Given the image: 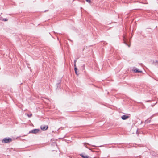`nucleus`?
Listing matches in <instances>:
<instances>
[{
	"label": "nucleus",
	"instance_id": "nucleus-1",
	"mask_svg": "<svg viewBox=\"0 0 158 158\" xmlns=\"http://www.w3.org/2000/svg\"><path fill=\"white\" fill-rule=\"evenodd\" d=\"M12 141V139L10 138H4L2 140V142L4 143H10Z\"/></svg>",
	"mask_w": 158,
	"mask_h": 158
},
{
	"label": "nucleus",
	"instance_id": "nucleus-2",
	"mask_svg": "<svg viewBox=\"0 0 158 158\" xmlns=\"http://www.w3.org/2000/svg\"><path fill=\"white\" fill-rule=\"evenodd\" d=\"M40 131V130L39 129H34L30 131L29 132V133H32L34 134H37Z\"/></svg>",
	"mask_w": 158,
	"mask_h": 158
},
{
	"label": "nucleus",
	"instance_id": "nucleus-3",
	"mask_svg": "<svg viewBox=\"0 0 158 158\" xmlns=\"http://www.w3.org/2000/svg\"><path fill=\"white\" fill-rule=\"evenodd\" d=\"M129 116H127L125 115H122L121 117V118L123 120L127 119L129 118Z\"/></svg>",
	"mask_w": 158,
	"mask_h": 158
},
{
	"label": "nucleus",
	"instance_id": "nucleus-4",
	"mask_svg": "<svg viewBox=\"0 0 158 158\" xmlns=\"http://www.w3.org/2000/svg\"><path fill=\"white\" fill-rule=\"evenodd\" d=\"M40 128L43 130L45 131L48 128V127L47 126H41Z\"/></svg>",
	"mask_w": 158,
	"mask_h": 158
},
{
	"label": "nucleus",
	"instance_id": "nucleus-5",
	"mask_svg": "<svg viewBox=\"0 0 158 158\" xmlns=\"http://www.w3.org/2000/svg\"><path fill=\"white\" fill-rule=\"evenodd\" d=\"M80 156L83 158H91L89 157V156H88L87 155H85L84 154H81L80 155Z\"/></svg>",
	"mask_w": 158,
	"mask_h": 158
},
{
	"label": "nucleus",
	"instance_id": "nucleus-6",
	"mask_svg": "<svg viewBox=\"0 0 158 158\" xmlns=\"http://www.w3.org/2000/svg\"><path fill=\"white\" fill-rule=\"evenodd\" d=\"M86 144H87L88 145H91V146H93V147H96V146H95V145H90V144H89V143H84V145L86 147V148H87L89 149V150H91V149L90 148H88V147L86 145Z\"/></svg>",
	"mask_w": 158,
	"mask_h": 158
},
{
	"label": "nucleus",
	"instance_id": "nucleus-7",
	"mask_svg": "<svg viewBox=\"0 0 158 158\" xmlns=\"http://www.w3.org/2000/svg\"><path fill=\"white\" fill-rule=\"evenodd\" d=\"M60 87V83H57V84H56V89H58Z\"/></svg>",
	"mask_w": 158,
	"mask_h": 158
},
{
	"label": "nucleus",
	"instance_id": "nucleus-8",
	"mask_svg": "<svg viewBox=\"0 0 158 158\" xmlns=\"http://www.w3.org/2000/svg\"><path fill=\"white\" fill-rule=\"evenodd\" d=\"M134 71L135 73H141L142 71L139 70V69H138L137 68L135 69L134 70Z\"/></svg>",
	"mask_w": 158,
	"mask_h": 158
},
{
	"label": "nucleus",
	"instance_id": "nucleus-9",
	"mask_svg": "<svg viewBox=\"0 0 158 158\" xmlns=\"http://www.w3.org/2000/svg\"><path fill=\"white\" fill-rule=\"evenodd\" d=\"M153 63L156 65L158 66V61H154Z\"/></svg>",
	"mask_w": 158,
	"mask_h": 158
},
{
	"label": "nucleus",
	"instance_id": "nucleus-10",
	"mask_svg": "<svg viewBox=\"0 0 158 158\" xmlns=\"http://www.w3.org/2000/svg\"><path fill=\"white\" fill-rule=\"evenodd\" d=\"M77 67H75L74 68V70H75V73L76 74V75H78V74L77 73Z\"/></svg>",
	"mask_w": 158,
	"mask_h": 158
},
{
	"label": "nucleus",
	"instance_id": "nucleus-11",
	"mask_svg": "<svg viewBox=\"0 0 158 158\" xmlns=\"http://www.w3.org/2000/svg\"><path fill=\"white\" fill-rule=\"evenodd\" d=\"M125 38L124 37L123 38V40H124V43L125 44L127 45L129 47H130V45H128V44L126 42V41L125 40Z\"/></svg>",
	"mask_w": 158,
	"mask_h": 158
},
{
	"label": "nucleus",
	"instance_id": "nucleus-12",
	"mask_svg": "<svg viewBox=\"0 0 158 158\" xmlns=\"http://www.w3.org/2000/svg\"><path fill=\"white\" fill-rule=\"evenodd\" d=\"M150 120H146L145 122V123H150Z\"/></svg>",
	"mask_w": 158,
	"mask_h": 158
},
{
	"label": "nucleus",
	"instance_id": "nucleus-13",
	"mask_svg": "<svg viewBox=\"0 0 158 158\" xmlns=\"http://www.w3.org/2000/svg\"><path fill=\"white\" fill-rule=\"evenodd\" d=\"M85 1L89 3H91V1L90 0H85Z\"/></svg>",
	"mask_w": 158,
	"mask_h": 158
},
{
	"label": "nucleus",
	"instance_id": "nucleus-14",
	"mask_svg": "<svg viewBox=\"0 0 158 158\" xmlns=\"http://www.w3.org/2000/svg\"><path fill=\"white\" fill-rule=\"evenodd\" d=\"M32 114H27V116L28 117H31L32 116Z\"/></svg>",
	"mask_w": 158,
	"mask_h": 158
},
{
	"label": "nucleus",
	"instance_id": "nucleus-15",
	"mask_svg": "<svg viewBox=\"0 0 158 158\" xmlns=\"http://www.w3.org/2000/svg\"><path fill=\"white\" fill-rule=\"evenodd\" d=\"M77 61V59H75V60H74V64H76V63Z\"/></svg>",
	"mask_w": 158,
	"mask_h": 158
},
{
	"label": "nucleus",
	"instance_id": "nucleus-16",
	"mask_svg": "<svg viewBox=\"0 0 158 158\" xmlns=\"http://www.w3.org/2000/svg\"><path fill=\"white\" fill-rule=\"evenodd\" d=\"M154 116V115H152V116H151L150 118H150V119H151L152 118H153V117Z\"/></svg>",
	"mask_w": 158,
	"mask_h": 158
},
{
	"label": "nucleus",
	"instance_id": "nucleus-17",
	"mask_svg": "<svg viewBox=\"0 0 158 158\" xmlns=\"http://www.w3.org/2000/svg\"><path fill=\"white\" fill-rule=\"evenodd\" d=\"M8 19H5L3 20L5 21H7Z\"/></svg>",
	"mask_w": 158,
	"mask_h": 158
},
{
	"label": "nucleus",
	"instance_id": "nucleus-18",
	"mask_svg": "<svg viewBox=\"0 0 158 158\" xmlns=\"http://www.w3.org/2000/svg\"><path fill=\"white\" fill-rule=\"evenodd\" d=\"M74 68L75 67H76V64H74Z\"/></svg>",
	"mask_w": 158,
	"mask_h": 158
},
{
	"label": "nucleus",
	"instance_id": "nucleus-19",
	"mask_svg": "<svg viewBox=\"0 0 158 158\" xmlns=\"http://www.w3.org/2000/svg\"><path fill=\"white\" fill-rule=\"evenodd\" d=\"M84 66H85V65H83V66H82L83 67H84Z\"/></svg>",
	"mask_w": 158,
	"mask_h": 158
}]
</instances>
